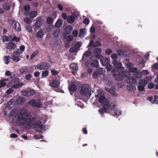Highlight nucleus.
<instances>
[{"label":"nucleus","mask_w":158,"mask_h":158,"mask_svg":"<svg viewBox=\"0 0 158 158\" xmlns=\"http://www.w3.org/2000/svg\"><path fill=\"white\" fill-rule=\"evenodd\" d=\"M28 110L25 108L19 110L18 112L17 122L20 126L26 125L29 128L33 127L36 128L37 131L40 132L45 127L44 125H42V122L40 120H37L35 117H29L27 114Z\"/></svg>","instance_id":"obj_1"},{"label":"nucleus","mask_w":158,"mask_h":158,"mask_svg":"<svg viewBox=\"0 0 158 158\" xmlns=\"http://www.w3.org/2000/svg\"><path fill=\"white\" fill-rule=\"evenodd\" d=\"M115 69H113L112 72L113 76L116 80L120 81H122L123 77H127V72L124 71L123 69H117L116 71H115Z\"/></svg>","instance_id":"obj_2"},{"label":"nucleus","mask_w":158,"mask_h":158,"mask_svg":"<svg viewBox=\"0 0 158 158\" xmlns=\"http://www.w3.org/2000/svg\"><path fill=\"white\" fill-rule=\"evenodd\" d=\"M90 87L87 84L83 85L80 87V94L83 96L90 97L91 92Z\"/></svg>","instance_id":"obj_3"},{"label":"nucleus","mask_w":158,"mask_h":158,"mask_svg":"<svg viewBox=\"0 0 158 158\" xmlns=\"http://www.w3.org/2000/svg\"><path fill=\"white\" fill-rule=\"evenodd\" d=\"M51 67L50 64L47 62H41L38 64L36 66V68L38 69L44 70L45 69H49Z\"/></svg>","instance_id":"obj_4"},{"label":"nucleus","mask_w":158,"mask_h":158,"mask_svg":"<svg viewBox=\"0 0 158 158\" xmlns=\"http://www.w3.org/2000/svg\"><path fill=\"white\" fill-rule=\"evenodd\" d=\"M28 104L34 107L40 108L42 107V104L39 102V101L37 99H32L29 101Z\"/></svg>","instance_id":"obj_5"},{"label":"nucleus","mask_w":158,"mask_h":158,"mask_svg":"<svg viewBox=\"0 0 158 158\" xmlns=\"http://www.w3.org/2000/svg\"><path fill=\"white\" fill-rule=\"evenodd\" d=\"M35 91L33 89L27 88L24 90L22 91L21 93L22 95L27 96H30L35 94Z\"/></svg>","instance_id":"obj_6"},{"label":"nucleus","mask_w":158,"mask_h":158,"mask_svg":"<svg viewBox=\"0 0 158 158\" xmlns=\"http://www.w3.org/2000/svg\"><path fill=\"white\" fill-rule=\"evenodd\" d=\"M98 101L99 102L101 103L102 105L107 106L109 103V100L107 99L104 95H102L99 96V95H98Z\"/></svg>","instance_id":"obj_7"},{"label":"nucleus","mask_w":158,"mask_h":158,"mask_svg":"<svg viewBox=\"0 0 158 158\" xmlns=\"http://www.w3.org/2000/svg\"><path fill=\"white\" fill-rule=\"evenodd\" d=\"M10 23L13 26L14 29L18 31H20L21 30V26L19 23H17L15 21L10 20Z\"/></svg>","instance_id":"obj_8"},{"label":"nucleus","mask_w":158,"mask_h":158,"mask_svg":"<svg viewBox=\"0 0 158 158\" xmlns=\"http://www.w3.org/2000/svg\"><path fill=\"white\" fill-rule=\"evenodd\" d=\"M112 64L115 68H117V69H122L121 68V62L119 61H118L117 60H113Z\"/></svg>","instance_id":"obj_9"},{"label":"nucleus","mask_w":158,"mask_h":158,"mask_svg":"<svg viewBox=\"0 0 158 158\" xmlns=\"http://www.w3.org/2000/svg\"><path fill=\"white\" fill-rule=\"evenodd\" d=\"M126 81L128 84H134L136 83V80L132 77H129L127 78Z\"/></svg>","instance_id":"obj_10"},{"label":"nucleus","mask_w":158,"mask_h":158,"mask_svg":"<svg viewBox=\"0 0 158 158\" xmlns=\"http://www.w3.org/2000/svg\"><path fill=\"white\" fill-rule=\"evenodd\" d=\"M15 44L11 42L6 43V48L9 50L15 49Z\"/></svg>","instance_id":"obj_11"},{"label":"nucleus","mask_w":158,"mask_h":158,"mask_svg":"<svg viewBox=\"0 0 158 158\" xmlns=\"http://www.w3.org/2000/svg\"><path fill=\"white\" fill-rule=\"evenodd\" d=\"M19 71L22 74H26L27 73H31L32 72L31 70H29L28 68L26 67L21 68L20 69Z\"/></svg>","instance_id":"obj_12"},{"label":"nucleus","mask_w":158,"mask_h":158,"mask_svg":"<svg viewBox=\"0 0 158 158\" xmlns=\"http://www.w3.org/2000/svg\"><path fill=\"white\" fill-rule=\"evenodd\" d=\"M105 89L112 95L113 96L116 95V93L115 91V89L114 87H112L111 88H108L105 87Z\"/></svg>","instance_id":"obj_13"},{"label":"nucleus","mask_w":158,"mask_h":158,"mask_svg":"<svg viewBox=\"0 0 158 158\" xmlns=\"http://www.w3.org/2000/svg\"><path fill=\"white\" fill-rule=\"evenodd\" d=\"M25 101V99L23 97H21L18 98L16 100V102L17 104L22 105L23 104Z\"/></svg>","instance_id":"obj_14"},{"label":"nucleus","mask_w":158,"mask_h":158,"mask_svg":"<svg viewBox=\"0 0 158 158\" xmlns=\"http://www.w3.org/2000/svg\"><path fill=\"white\" fill-rule=\"evenodd\" d=\"M100 62L102 64L103 66L107 65L109 63V60L108 58H103L100 60Z\"/></svg>","instance_id":"obj_15"},{"label":"nucleus","mask_w":158,"mask_h":158,"mask_svg":"<svg viewBox=\"0 0 158 158\" xmlns=\"http://www.w3.org/2000/svg\"><path fill=\"white\" fill-rule=\"evenodd\" d=\"M51 86L54 88L58 87L60 85V82L56 80L52 81L51 83Z\"/></svg>","instance_id":"obj_16"},{"label":"nucleus","mask_w":158,"mask_h":158,"mask_svg":"<svg viewBox=\"0 0 158 158\" xmlns=\"http://www.w3.org/2000/svg\"><path fill=\"white\" fill-rule=\"evenodd\" d=\"M91 65L93 68H97L99 67V62L97 60H94L91 63Z\"/></svg>","instance_id":"obj_17"},{"label":"nucleus","mask_w":158,"mask_h":158,"mask_svg":"<svg viewBox=\"0 0 158 158\" xmlns=\"http://www.w3.org/2000/svg\"><path fill=\"white\" fill-rule=\"evenodd\" d=\"M75 20V18L73 15H69L68 16L67 21L70 23H73Z\"/></svg>","instance_id":"obj_18"},{"label":"nucleus","mask_w":158,"mask_h":158,"mask_svg":"<svg viewBox=\"0 0 158 158\" xmlns=\"http://www.w3.org/2000/svg\"><path fill=\"white\" fill-rule=\"evenodd\" d=\"M102 106V107L98 110V112L101 115L106 113L107 110L106 106L104 105Z\"/></svg>","instance_id":"obj_19"},{"label":"nucleus","mask_w":158,"mask_h":158,"mask_svg":"<svg viewBox=\"0 0 158 158\" xmlns=\"http://www.w3.org/2000/svg\"><path fill=\"white\" fill-rule=\"evenodd\" d=\"M44 35V33L42 30H39L36 34V36L39 38H42Z\"/></svg>","instance_id":"obj_20"},{"label":"nucleus","mask_w":158,"mask_h":158,"mask_svg":"<svg viewBox=\"0 0 158 158\" xmlns=\"http://www.w3.org/2000/svg\"><path fill=\"white\" fill-rule=\"evenodd\" d=\"M106 106L107 110H112L114 109L116 107L115 105L114 104L111 105V104H109V103L107 104V106Z\"/></svg>","instance_id":"obj_21"},{"label":"nucleus","mask_w":158,"mask_h":158,"mask_svg":"<svg viewBox=\"0 0 158 158\" xmlns=\"http://www.w3.org/2000/svg\"><path fill=\"white\" fill-rule=\"evenodd\" d=\"M73 28L71 26H68L65 28V31L66 33L67 34H69L72 31Z\"/></svg>","instance_id":"obj_22"},{"label":"nucleus","mask_w":158,"mask_h":158,"mask_svg":"<svg viewBox=\"0 0 158 158\" xmlns=\"http://www.w3.org/2000/svg\"><path fill=\"white\" fill-rule=\"evenodd\" d=\"M62 24V21L61 19H59L56 22L55 27L56 28H59L61 26Z\"/></svg>","instance_id":"obj_23"},{"label":"nucleus","mask_w":158,"mask_h":158,"mask_svg":"<svg viewBox=\"0 0 158 158\" xmlns=\"http://www.w3.org/2000/svg\"><path fill=\"white\" fill-rule=\"evenodd\" d=\"M133 76L136 78H140L142 77V74L140 72L137 71L135 73H133Z\"/></svg>","instance_id":"obj_24"},{"label":"nucleus","mask_w":158,"mask_h":158,"mask_svg":"<svg viewBox=\"0 0 158 158\" xmlns=\"http://www.w3.org/2000/svg\"><path fill=\"white\" fill-rule=\"evenodd\" d=\"M77 87L75 85H72L69 87V89L70 91L75 92L77 89Z\"/></svg>","instance_id":"obj_25"},{"label":"nucleus","mask_w":158,"mask_h":158,"mask_svg":"<svg viewBox=\"0 0 158 158\" xmlns=\"http://www.w3.org/2000/svg\"><path fill=\"white\" fill-rule=\"evenodd\" d=\"M70 68L73 70H77L78 69V66L76 63H72L70 65Z\"/></svg>","instance_id":"obj_26"},{"label":"nucleus","mask_w":158,"mask_h":158,"mask_svg":"<svg viewBox=\"0 0 158 158\" xmlns=\"http://www.w3.org/2000/svg\"><path fill=\"white\" fill-rule=\"evenodd\" d=\"M4 58V61L5 63L6 64H8L10 62V57L9 56H4L3 57Z\"/></svg>","instance_id":"obj_27"},{"label":"nucleus","mask_w":158,"mask_h":158,"mask_svg":"<svg viewBox=\"0 0 158 158\" xmlns=\"http://www.w3.org/2000/svg\"><path fill=\"white\" fill-rule=\"evenodd\" d=\"M2 7L5 10H8L10 9V5L8 3L4 4L2 5Z\"/></svg>","instance_id":"obj_28"},{"label":"nucleus","mask_w":158,"mask_h":158,"mask_svg":"<svg viewBox=\"0 0 158 158\" xmlns=\"http://www.w3.org/2000/svg\"><path fill=\"white\" fill-rule=\"evenodd\" d=\"M85 29L82 28L80 30L79 36L80 37H83L85 34Z\"/></svg>","instance_id":"obj_29"},{"label":"nucleus","mask_w":158,"mask_h":158,"mask_svg":"<svg viewBox=\"0 0 158 158\" xmlns=\"http://www.w3.org/2000/svg\"><path fill=\"white\" fill-rule=\"evenodd\" d=\"M11 58L15 62H17L19 61L21 59L18 56H15L14 55H12Z\"/></svg>","instance_id":"obj_30"},{"label":"nucleus","mask_w":158,"mask_h":158,"mask_svg":"<svg viewBox=\"0 0 158 158\" xmlns=\"http://www.w3.org/2000/svg\"><path fill=\"white\" fill-rule=\"evenodd\" d=\"M92 54V52L91 51L88 50L85 52L83 54L82 58L84 56L88 57L90 56Z\"/></svg>","instance_id":"obj_31"},{"label":"nucleus","mask_w":158,"mask_h":158,"mask_svg":"<svg viewBox=\"0 0 158 158\" xmlns=\"http://www.w3.org/2000/svg\"><path fill=\"white\" fill-rule=\"evenodd\" d=\"M37 14V11H33L30 13L29 16L31 18H34L36 16Z\"/></svg>","instance_id":"obj_32"},{"label":"nucleus","mask_w":158,"mask_h":158,"mask_svg":"<svg viewBox=\"0 0 158 158\" xmlns=\"http://www.w3.org/2000/svg\"><path fill=\"white\" fill-rule=\"evenodd\" d=\"M59 33L60 31L58 29H56L55 30L53 34V36L55 37H58Z\"/></svg>","instance_id":"obj_33"},{"label":"nucleus","mask_w":158,"mask_h":158,"mask_svg":"<svg viewBox=\"0 0 158 158\" xmlns=\"http://www.w3.org/2000/svg\"><path fill=\"white\" fill-rule=\"evenodd\" d=\"M139 85L145 86L147 84V83L145 80L140 79L139 81Z\"/></svg>","instance_id":"obj_34"},{"label":"nucleus","mask_w":158,"mask_h":158,"mask_svg":"<svg viewBox=\"0 0 158 158\" xmlns=\"http://www.w3.org/2000/svg\"><path fill=\"white\" fill-rule=\"evenodd\" d=\"M104 69L102 68H99L98 69L96 72L99 75H101L103 74Z\"/></svg>","instance_id":"obj_35"},{"label":"nucleus","mask_w":158,"mask_h":158,"mask_svg":"<svg viewBox=\"0 0 158 158\" xmlns=\"http://www.w3.org/2000/svg\"><path fill=\"white\" fill-rule=\"evenodd\" d=\"M49 71L48 70L43 71L42 73V76L43 77H45L48 76Z\"/></svg>","instance_id":"obj_36"},{"label":"nucleus","mask_w":158,"mask_h":158,"mask_svg":"<svg viewBox=\"0 0 158 158\" xmlns=\"http://www.w3.org/2000/svg\"><path fill=\"white\" fill-rule=\"evenodd\" d=\"M42 25V22L40 20L37 21L35 23V26L37 27H40Z\"/></svg>","instance_id":"obj_37"},{"label":"nucleus","mask_w":158,"mask_h":158,"mask_svg":"<svg viewBox=\"0 0 158 158\" xmlns=\"http://www.w3.org/2000/svg\"><path fill=\"white\" fill-rule=\"evenodd\" d=\"M47 22L48 24H51L53 22L52 18L51 17H48L47 19Z\"/></svg>","instance_id":"obj_38"},{"label":"nucleus","mask_w":158,"mask_h":158,"mask_svg":"<svg viewBox=\"0 0 158 158\" xmlns=\"http://www.w3.org/2000/svg\"><path fill=\"white\" fill-rule=\"evenodd\" d=\"M93 51L96 54L100 53L102 52L101 48H95L94 49Z\"/></svg>","instance_id":"obj_39"},{"label":"nucleus","mask_w":158,"mask_h":158,"mask_svg":"<svg viewBox=\"0 0 158 158\" xmlns=\"http://www.w3.org/2000/svg\"><path fill=\"white\" fill-rule=\"evenodd\" d=\"M138 71V69L136 68L131 67L130 68L129 71L131 73H135Z\"/></svg>","instance_id":"obj_40"},{"label":"nucleus","mask_w":158,"mask_h":158,"mask_svg":"<svg viewBox=\"0 0 158 158\" xmlns=\"http://www.w3.org/2000/svg\"><path fill=\"white\" fill-rule=\"evenodd\" d=\"M5 80L3 79L2 81L0 82V88L2 87H4L6 85V83L4 82Z\"/></svg>","instance_id":"obj_41"},{"label":"nucleus","mask_w":158,"mask_h":158,"mask_svg":"<svg viewBox=\"0 0 158 158\" xmlns=\"http://www.w3.org/2000/svg\"><path fill=\"white\" fill-rule=\"evenodd\" d=\"M77 50V48L74 46L70 48L69 50V51L70 52L73 53L76 52Z\"/></svg>","instance_id":"obj_42"},{"label":"nucleus","mask_w":158,"mask_h":158,"mask_svg":"<svg viewBox=\"0 0 158 158\" xmlns=\"http://www.w3.org/2000/svg\"><path fill=\"white\" fill-rule=\"evenodd\" d=\"M30 7L28 5H25L23 7V10L26 12L28 11L30 9Z\"/></svg>","instance_id":"obj_43"},{"label":"nucleus","mask_w":158,"mask_h":158,"mask_svg":"<svg viewBox=\"0 0 158 158\" xmlns=\"http://www.w3.org/2000/svg\"><path fill=\"white\" fill-rule=\"evenodd\" d=\"M114 113L115 115H120L122 114V111L120 110H115Z\"/></svg>","instance_id":"obj_44"},{"label":"nucleus","mask_w":158,"mask_h":158,"mask_svg":"<svg viewBox=\"0 0 158 158\" xmlns=\"http://www.w3.org/2000/svg\"><path fill=\"white\" fill-rule=\"evenodd\" d=\"M117 52L119 56H123V52L122 49L117 50Z\"/></svg>","instance_id":"obj_45"},{"label":"nucleus","mask_w":158,"mask_h":158,"mask_svg":"<svg viewBox=\"0 0 158 158\" xmlns=\"http://www.w3.org/2000/svg\"><path fill=\"white\" fill-rule=\"evenodd\" d=\"M52 75L53 76L57 75L59 73V72L55 69H52L51 71Z\"/></svg>","instance_id":"obj_46"},{"label":"nucleus","mask_w":158,"mask_h":158,"mask_svg":"<svg viewBox=\"0 0 158 158\" xmlns=\"http://www.w3.org/2000/svg\"><path fill=\"white\" fill-rule=\"evenodd\" d=\"M101 45V43L100 41H97L95 42L94 47H96Z\"/></svg>","instance_id":"obj_47"},{"label":"nucleus","mask_w":158,"mask_h":158,"mask_svg":"<svg viewBox=\"0 0 158 158\" xmlns=\"http://www.w3.org/2000/svg\"><path fill=\"white\" fill-rule=\"evenodd\" d=\"M112 66L110 64L108 65H107L106 67V69L108 71H111L112 69Z\"/></svg>","instance_id":"obj_48"},{"label":"nucleus","mask_w":158,"mask_h":158,"mask_svg":"<svg viewBox=\"0 0 158 158\" xmlns=\"http://www.w3.org/2000/svg\"><path fill=\"white\" fill-rule=\"evenodd\" d=\"M26 30L29 32H31L32 31V27L28 25H27L26 27Z\"/></svg>","instance_id":"obj_49"},{"label":"nucleus","mask_w":158,"mask_h":158,"mask_svg":"<svg viewBox=\"0 0 158 158\" xmlns=\"http://www.w3.org/2000/svg\"><path fill=\"white\" fill-rule=\"evenodd\" d=\"M99 75L96 71H94L93 73L92 77L94 78H97L98 77Z\"/></svg>","instance_id":"obj_50"},{"label":"nucleus","mask_w":158,"mask_h":158,"mask_svg":"<svg viewBox=\"0 0 158 158\" xmlns=\"http://www.w3.org/2000/svg\"><path fill=\"white\" fill-rule=\"evenodd\" d=\"M144 87L143 86L139 85L138 86V90L140 91H143L144 89Z\"/></svg>","instance_id":"obj_51"},{"label":"nucleus","mask_w":158,"mask_h":158,"mask_svg":"<svg viewBox=\"0 0 158 158\" xmlns=\"http://www.w3.org/2000/svg\"><path fill=\"white\" fill-rule=\"evenodd\" d=\"M38 53V51H35L30 56L31 59H32L33 58H34Z\"/></svg>","instance_id":"obj_52"},{"label":"nucleus","mask_w":158,"mask_h":158,"mask_svg":"<svg viewBox=\"0 0 158 158\" xmlns=\"http://www.w3.org/2000/svg\"><path fill=\"white\" fill-rule=\"evenodd\" d=\"M20 38L16 36H15L12 38V41H16V42H19L20 41Z\"/></svg>","instance_id":"obj_53"},{"label":"nucleus","mask_w":158,"mask_h":158,"mask_svg":"<svg viewBox=\"0 0 158 158\" xmlns=\"http://www.w3.org/2000/svg\"><path fill=\"white\" fill-rule=\"evenodd\" d=\"M2 40L3 42L7 41H8V38L7 36L4 35L2 37Z\"/></svg>","instance_id":"obj_54"},{"label":"nucleus","mask_w":158,"mask_h":158,"mask_svg":"<svg viewBox=\"0 0 158 158\" xmlns=\"http://www.w3.org/2000/svg\"><path fill=\"white\" fill-rule=\"evenodd\" d=\"M66 39L68 41H71L73 39V38L71 35H68L66 37Z\"/></svg>","instance_id":"obj_55"},{"label":"nucleus","mask_w":158,"mask_h":158,"mask_svg":"<svg viewBox=\"0 0 158 158\" xmlns=\"http://www.w3.org/2000/svg\"><path fill=\"white\" fill-rule=\"evenodd\" d=\"M112 52V50L109 48L106 49L105 51L106 54L107 55H109Z\"/></svg>","instance_id":"obj_56"},{"label":"nucleus","mask_w":158,"mask_h":158,"mask_svg":"<svg viewBox=\"0 0 158 158\" xmlns=\"http://www.w3.org/2000/svg\"><path fill=\"white\" fill-rule=\"evenodd\" d=\"M81 45V43L80 42H77L75 45V47L77 48V49L80 48Z\"/></svg>","instance_id":"obj_57"},{"label":"nucleus","mask_w":158,"mask_h":158,"mask_svg":"<svg viewBox=\"0 0 158 158\" xmlns=\"http://www.w3.org/2000/svg\"><path fill=\"white\" fill-rule=\"evenodd\" d=\"M111 57L113 59V60L114 59L117 60L118 56L116 54L113 53L111 56Z\"/></svg>","instance_id":"obj_58"},{"label":"nucleus","mask_w":158,"mask_h":158,"mask_svg":"<svg viewBox=\"0 0 158 158\" xmlns=\"http://www.w3.org/2000/svg\"><path fill=\"white\" fill-rule=\"evenodd\" d=\"M72 34L73 37H77L78 34V31L77 30H74L72 33Z\"/></svg>","instance_id":"obj_59"},{"label":"nucleus","mask_w":158,"mask_h":158,"mask_svg":"<svg viewBox=\"0 0 158 158\" xmlns=\"http://www.w3.org/2000/svg\"><path fill=\"white\" fill-rule=\"evenodd\" d=\"M22 54V52H19V51H16L14 52L13 55H14L15 56V55L19 56V54Z\"/></svg>","instance_id":"obj_60"},{"label":"nucleus","mask_w":158,"mask_h":158,"mask_svg":"<svg viewBox=\"0 0 158 158\" xmlns=\"http://www.w3.org/2000/svg\"><path fill=\"white\" fill-rule=\"evenodd\" d=\"M21 86V85L20 84L18 83L17 84L15 85H13L12 87L14 89H17L19 87H20Z\"/></svg>","instance_id":"obj_61"},{"label":"nucleus","mask_w":158,"mask_h":158,"mask_svg":"<svg viewBox=\"0 0 158 158\" xmlns=\"http://www.w3.org/2000/svg\"><path fill=\"white\" fill-rule=\"evenodd\" d=\"M14 91L12 88H9L6 91V93L7 94H10L12 93Z\"/></svg>","instance_id":"obj_62"},{"label":"nucleus","mask_w":158,"mask_h":158,"mask_svg":"<svg viewBox=\"0 0 158 158\" xmlns=\"http://www.w3.org/2000/svg\"><path fill=\"white\" fill-rule=\"evenodd\" d=\"M24 21L27 24L30 23L31 22L30 19L28 17L24 19Z\"/></svg>","instance_id":"obj_63"},{"label":"nucleus","mask_w":158,"mask_h":158,"mask_svg":"<svg viewBox=\"0 0 158 158\" xmlns=\"http://www.w3.org/2000/svg\"><path fill=\"white\" fill-rule=\"evenodd\" d=\"M89 20L88 19H85L83 21V23L87 25L89 24Z\"/></svg>","instance_id":"obj_64"}]
</instances>
